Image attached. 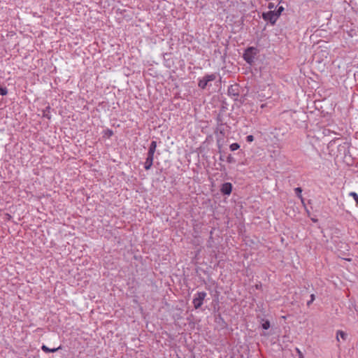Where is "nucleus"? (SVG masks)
Here are the masks:
<instances>
[{
  "mask_svg": "<svg viewBox=\"0 0 358 358\" xmlns=\"http://www.w3.org/2000/svg\"><path fill=\"white\" fill-rule=\"evenodd\" d=\"M157 148V142L152 141L149 146L148 151L147 153V157L145 159V162L144 163V169L146 171H148L151 169L153 161H154V155Z\"/></svg>",
  "mask_w": 358,
  "mask_h": 358,
  "instance_id": "1",
  "label": "nucleus"
},
{
  "mask_svg": "<svg viewBox=\"0 0 358 358\" xmlns=\"http://www.w3.org/2000/svg\"><path fill=\"white\" fill-rule=\"evenodd\" d=\"M258 54V50L255 47H248L245 49L243 57L244 60L250 65H252L255 62L256 55Z\"/></svg>",
  "mask_w": 358,
  "mask_h": 358,
  "instance_id": "2",
  "label": "nucleus"
},
{
  "mask_svg": "<svg viewBox=\"0 0 358 358\" xmlns=\"http://www.w3.org/2000/svg\"><path fill=\"white\" fill-rule=\"evenodd\" d=\"M217 76L215 73L206 74L202 78L198 79V87L201 90H204L208 85L211 86V84H209V83L215 80Z\"/></svg>",
  "mask_w": 358,
  "mask_h": 358,
  "instance_id": "3",
  "label": "nucleus"
},
{
  "mask_svg": "<svg viewBox=\"0 0 358 358\" xmlns=\"http://www.w3.org/2000/svg\"><path fill=\"white\" fill-rule=\"evenodd\" d=\"M206 296L207 294L205 292H199L195 294L192 301V303L195 309H199L201 307Z\"/></svg>",
  "mask_w": 358,
  "mask_h": 358,
  "instance_id": "4",
  "label": "nucleus"
},
{
  "mask_svg": "<svg viewBox=\"0 0 358 358\" xmlns=\"http://www.w3.org/2000/svg\"><path fill=\"white\" fill-rule=\"evenodd\" d=\"M262 18L267 22H269L272 25L275 24L278 19V15L273 10L262 13Z\"/></svg>",
  "mask_w": 358,
  "mask_h": 358,
  "instance_id": "5",
  "label": "nucleus"
},
{
  "mask_svg": "<svg viewBox=\"0 0 358 358\" xmlns=\"http://www.w3.org/2000/svg\"><path fill=\"white\" fill-rule=\"evenodd\" d=\"M228 95L232 97L234 100H236L239 96L240 94V86L238 84L231 85L228 87L227 91Z\"/></svg>",
  "mask_w": 358,
  "mask_h": 358,
  "instance_id": "6",
  "label": "nucleus"
},
{
  "mask_svg": "<svg viewBox=\"0 0 358 358\" xmlns=\"http://www.w3.org/2000/svg\"><path fill=\"white\" fill-rule=\"evenodd\" d=\"M232 184L231 182H224L222 185L220 192L223 195H230L232 191Z\"/></svg>",
  "mask_w": 358,
  "mask_h": 358,
  "instance_id": "7",
  "label": "nucleus"
},
{
  "mask_svg": "<svg viewBox=\"0 0 358 358\" xmlns=\"http://www.w3.org/2000/svg\"><path fill=\"white\" fill-rule=\"evenodd\" d=\"M62 348V346H59L58 348H48L45 345H43L41 346V350L46 352V353H48V352H57V350H59V349Z\"/></svg>",
  "mask_w": 358,
  "mask_h": 358,
  "instance_id": "8",
  "label": "nucleus"
},
{
  "mask_svg": "<svg viewBox=\"0 0 358 358\" xmlns=\"http://www.w3.org/2000/svg\"><path fill=\"white\" fill-rule=\"evenodd\" d=\"M339 336L344 341L348 338V334L342 330H338L336 332V340L339 341Z\"/></svg>",
  "mask_w": 358,
  "mask_h": 358,
  "instance_id": "9",
  "label": "nucleus"
},
{
  "mask_svg": "<svg viewBox=\"0 0 358 358\" xmlns=\"http://www.w3.org/2000/svg\"><path fill=\"white\" fill-rule=\"evenodd\" d=\"M294 192H295V194H296V195L297 196V197H298L299 199H300V200H301V203H302L303 204H304V199H303V196H302V194H301V192H302V189H301V187H296V188L294 189Z\"/></svg>",
  "mask_w": 358,
  "mask_h": 358,
  "instance_id": "10",
  "label": "nucleus"
},
{
  "mask_svg": "<svg viewBox=\"0 0 358 358\" xmlns=\"http://www.w3.org/2000/svg\"><path fill=\"white\" fill-rule=\"evenodd\" d=\"M43 116L46 117L47 119L50 120L51 118L50 115V107L47 106L43 110Z\"/></svg>",
  "mask_w": 358,
  "mask_h": 358,
  "instance_id": "11",
  "label": "nucleus"
},
{
  "mask_svg": "<svg viewBox=\"0 0 358 358\" xmlns=\"http://www.w3.org/2000/svg\"><path fill=\"white\" fill-rule=\"evenodd\" d=\"M285 8L282 6H278L275 10H273L274 13H276L278 17H280L281 13L284 11Z\"/></svg>",
  "mask_w": 358,
  "mask_h": 358,
  "instance_id": "12",
  "label": "nucleus"
},
{
  "mask_svg": "<svg viewBox=\"0 0 358 358\" xmlns=\"http://www.w3.org/2000/svg\"><path fill=\"white\" fill-rule=\"evenodd\" d=\"M349 196L352 197L356 204L358 205V194L355 192H351L349 193Z\"/></svg>",
  "mask_w": 358,
  "mask_h": 358,
  "instance_id": "13",
  "label": "nucleus"
},
{
  "mask_svg": "<svg viewBox=\"0 0 358 358\" xmlns=\"http://www.w3.org/2000/svg\"><path fill=\"white\" fill-rule=\"evenodd\" d=\"M229 148L231 151H235L240 148V145L237 143H234L230 145Z\"/></svg>",
  "mask_w": 358,
  "mask_h": 358,
  "instance_id": "14",
  "label": "nucleus"
},
{
  "mask_svg": "<svg viewBox=\"0 0 358 358\" xmlns=\"http://www.w3.org/2000/svg\"><path fill=\"white\" fill-rule=\"evenodd\" d=\"M271 327V324H270V322L268 320H265L264 321V322L262 324V327L265 329V330H267L270 328Z\"/></svg>",
  "mask_w": 358,
  "mask_h": 358,
  "instance_id": "15",
  "label": "nucleus"
},
{
  "mask_svg": "<svg viewBox=\"0 0 358 358\" xmlns=\"http://www.w3.org/2000/svg\"><path fill=\"white\" fill-rule=\"evenodd\" d=\"M227 162L229 164L235 163V159L231 156V155H229L227 157Z\"/></svg>",
  "mask_w": 358,
  "mask_h": 358,
  "instance_id": "16",
  "label": "nucleus"
},
{
  "mask_svg": "<svg viewBox=\"0 0 358 358\" xmlns=\"http://www.w3.org/2000/svg\"><path fill=\"white\" fill-rule=\"evenodd\" d=\"M8 94V90L6 87H0V94L5 96Z\"/></svg>",
  "mask_w": 358,
  "mask_h": 358,
  "instance_id": "17",
  "label": "nucleus"
},
{
  "mask_svg": "<svg viewBox=\"0 0 358 358\" xmlns=\"http://www.w3.org/2000/svg\"><path fill=\"white\" fill-rule=\"evenodd\" d=\"M315 299V294H312L310 295V299L307 302V306H309L314 301Z\"/></svg>",
  "mask_w": 358,
  "mask_h": 358,
  "instance_id": "18",
  "label": "nucleus"
},
{
  "mask_svg": "<svg viewBox=\"0 0 358 358\" xmlns=\"http://www.w3.org/2000/svg\"><path fill=\"white\" fill-rule=\"evenodd\" d=\"M254 141V136L252 135H248L246 136V141L248 143H251Z\"/></svg>",
  "mask_w": 358,
  "mask_h": 358,
  "instance_id": "19",
  "label": "nucleus"
},
{
  "mask_svg": "<svg viewBox=\"0 0 358 358\" xmlns=\"http://www.w3.org/2000/svg\"><path fill=\"white\" fill-rule=\"evenodd\" d=\"M113 131H112V130H110V129H107V130L106 131V135L108 137H110V136H113Z\"/></svg>",
  "mask_w": 358,
  "mask_h": 358,
  "instance_id": "20",
  "label": "nucleus"
},
{
  "mask_svg": "<svg viewBox=\"0 0 358 358\" xmlns=\"http://www.w3.org/2000/svg\"><path fill=\"white\" fill-rule=\"evenodd\" d=\"M296 352H297V354L299 355V358H303V353L301 352V350L299 349V348H296Z\"/></svg>",
  "mask_w": 358,
  "mask_h": 358,
  "instance_id": "21",
  "label": "nucleus"
},
{
  "mask_svg": "<svg viewBox=\"0 0 358 358\" xmlns=\"http://www.w3.org/2000/svg\"><path fill=\"white\" fill-rule=\"evenodd\" d=\"M268 8L271 10L275 8V4L273 3H269Z\"/></svg>",
  "mask_w": 358,
  "mask_h": 358,
  "instance_id": "22",
  "label": "nucleus"
},
{
  "mask_svg": "<svg viewBox=\"0 0 358 358\" xmlns=\"http://www.w3.org/2000/svg\"><path fill=\"white\" fill-rule=\"evenodd\" d=\"M220 160L222 161V162L224 161L225 160L224 157L223 155H220Z\"/></svg>",
  "mask_w": 358,
  "mask_h": 358,
  "instance_id": "23",
  "label": "nucleus"
},
{
  "mask_svg": "<svg viewBox=\"0 0 358 358\" xmlns=\"http://www.w3.org/2000/svg\"><path fill=\"white\" fill-rule=\"evenodd\" d=\"M354 76H355V79H357L358 77V72L355 73Z\"/></svg>",
  "mask_w": 358,
  "mask_h": 358,
  "instance_id": "24",
  "label": "nucleus"
},
{
  "mask_svg": "<svg viewBox=\"0 0 358 358\" xmlns=\"http://www.w3.org/2000/svg\"><path fill=\"white\" fill-rule=\"evenodd\" d=\"M357 68H358V65H357Z\"/></svg>",
  "mask_w": 358,
  "mask_h": 358,
  "instance_id": "25",
  "label": "nucleus"
}]
</instances>
